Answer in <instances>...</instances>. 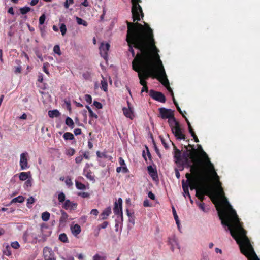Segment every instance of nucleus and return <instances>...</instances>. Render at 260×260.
<instances>
[{
  "mask_svg": "<svg viewBox=\"0 0 260 260\" xmlns=\"http://www.w3.org/2000/svg\"><path fill=\"white\" fill-rule=\"evenodd\" d=\"M109 223L108 221H104L102 224L98 225V229H105L108 225Z\"/></svg>",
  "mask_w": 260,
  "mask_h": 260,
  "instance_id": "52",
  "label": "nucleus"
},
{
  "mask_svg": "<svg viewBox=\"0 0 260 260\" xmlns=\"http://www.w3.org/2000/svg\"><path fill=\"white\" fill-rule=\"evenodd\" d=\"M123 112L124 115L127 118H129L131 119H132L133 118V113L132 110L131 108H123Z\"/></svg>",
  "mask_w": 260,
  "mask_h": 260,
  "instance_id": "25",
  "label": "nucleus"
},
{
  "mask_svg": "<svg viewBox=\"0 0 260 260\" xmlns=\"http://www.w3.org/2000/svg\"><path fill=\"white\" fill-rule=\"evenodd\" d=\"M172 212H173V214L174 219L175 220L176 223L177 224L178 226H179V221L178 217L177 216L176 211L174 207H172Z\"/></svg>",
  "mask_w": 260,
  "mask_h": 260,
  "instance_id": "40",
  "label": "nucleus"
},
{
  "mask_svg": "<svg viewBox=\"0 0 260 260\" xmlns=\"http://www.w3.org/2000/svg\"><path fill=\"white\" fill-rule=\"evenodd\" d=\"M207 182H203L201 183L199 186L194 189L196 190V196L200 200V202H203L205 199V195L210 196L211 193H214L212 189L206 185Z\"/></svg>",
  "mask_w": 260,
  "mask_h": 260,
  "instance_id": "6",
  "label": "nucleus"
},
{
  "mask_svg": "<svg viewBox=\"0 0 260 260\" xmlns=\"http://www.w3.org/2000/svg\"><path fill=\"white\" fill-rule=\"evenodd\" d=\"M85 100L88 104L92 103V97L89 94H86L85 95Z\"/></svg>",
  "mask_w": 260,
  "mask_h": 260,
  "instance_id": "53",
  "label": "nucleus"
},
{
  "mask_svg": "<svg viewBox=\"0 0 260 260\" xmlns=\"http://www.w3.org/2000/svg\"><path fill=\"white\" fill-rule=\"evenodd\" d=\"M111 210L110 207L106 208L101 214V217L102 219H106L108 216L111 214Z\"/></svg>",
  "mask_w": 260,
  "mask_h": 260,
  "instance_id": "26",
  "label": "nucleus"
},
{
  "mask_svg": "<svg viewBox=\"0 0 260 260\" xmlns=\"http://www.w3.org/2000/svg\"><path fill=\"white\" fill-rule=\"evenodd\" d=\"M159 114L158 117L162 119H169L174 115V111L170 109H167L164 107L158 109Z\"/></svg>",
  "mask_w": 260,
  "mask_h": 260,
  "instance_id": "10",
  "label": "nucleus"
},
{
  "mask_svg": "<svg viewBox=\"0 0 260 260\" xmlns=\"http://www.w3.org/2000/svg\"><path fill=\"white\" fill-rule=\"evenodd\" d=\"M122 171L123 173H126L128 172V169L126 167H118L116 168V171L117 173H119Z\"/></svg>",
  "mask_w": 260,
  "mask_h": 260,
  "instance_id": "46",
  "label": "nucleus"
},
{
  "mask_svg": "<svg viewBox=\"0 0 260 260\" xmlns=\"http://www.w3.org/2000/svg\"><path fill=\"white\" fill-rule=\"evenodd\" d=\"M101 88L104 91H107L108 89V84L106 81L103 80L101 82Z\"/></svg>",
  "mask_w": 260,
  "mask_h": 260,
  "instance_id": "39",
  "label": "nucleus"
},
{
  "mask_svg": "<svg viewBox=\"0 0 260 260\" xmlns=\"http://www.w3.org/2000/svg\"><path fill=\"white\" fill-rule=\"evenodd\" d=\"M19 10L22 14L24 15L30 11V8L25 6L21 8Z\"/></svg>",
  "mask_w": 260,
  "mask_h": 260,
  "instance_id": "41",
  "label": "nucleus"
},
{
  "mask_svg": "<svg viewBox=\"0 0 260 260\" xmlns=\"http://www.w3.org/2000/svg\"><path fill=\"white\" fill-rule=\"evenodd\" d=\"M184 148L186 150L185 161H186V158L190 159L191 162H197L198 160H201L199 158L197 150L194 148L193 145L189 144L188 146H184Z\"/></svg>",
  "mask_w": 260,
  "mask_h": 260,
  "instance_id": "9",
  "label": "nucleus"
},
{
  "mask_svg": "<svg viewBox=\"0 0 260 260\" xmlns=\"http://www.w3.org/2000/svg\"><path fill=\"white\" fill-rule=\"evenodd\" d=\"M77 204L67 199L62 205V207L65 210H75L77 208Z\"/></svg>",
  "mask_w": 260,
  "mask_h": 260,
  "instance_id": "15",
  "label": "nucleus"
},
{
  "mask_svg": "<svg viewBox=\"0 0 260 260\" xmlns=\"http://www.w3.org/2000/svg\"><path fill=\"white\" fill-rule=\"evenodd\" d=\"M203 153L205 156L204 160H198V162H192L191 164V162L186 158L184 166L190 168L191 173H187L185 174L187 180L185 182L187 184H190V189L193 190L199 186L201 183L207 182L210 175H212L217 181V186L219 188L217 195L223 196L224 191L221 187V183L219 180V178L215 170L214 165L210 161L207 154L205 152Z\"/></svg>",
  "mask_w": 260,
  "mask_h": 260,
  "instance_id": "3",
  "label": "nucleus"
},
{
  "mask_svg": "<svg viewBox=\"0 0 260 260\" xmlns=\"http://www.w3.org/2000/svg\"><path fill=\"white\" fill-rule=\"evenodd\" d=\"M22 69L21 66H17L15 68L14 72L15 74L20 73L21 72Z\"/></svg>",
  "mask_w": 260,
  "mask_h": 260,
  "instance_id": "58",
  "label": "nucleus"
},
{
  "mask_svg": "<svg viewBox=\"0 0 260 260\" xmlns=\"http://www.w3.org/2000/svg\"><path fill=\"white\" fill-rule=\"evenodd\" d=\"M66 124L69 126L71 128H73L74 127V122L73 120L69 117H68L65 121Z\"/></svg>",
  "mask_w": 260,
  "mask_h": 260,
  "instance_id": "32",
  "label": "nucleus"
},
{
  "mask_svg": "<svg viewBox=\"0 0 260 260\" xmlns=\"http://www.w3.org/2000/svg\"><path fill=\"white\" fill-rule=\"evenodd\" d=\"M76 19L78 24L83 25L84 26H87L88 25L87 22L86 21L82 19V18L78 17H76Z\"/></svg>",
  "mask_w": 260,
  "mask_h": 260,
  "instance_id": "36",
  "label": "nucleus"
},
{
  "mask_svg": "<svg viewBox=\"0 0 260 260\" xmlns=\"http://www.w3.org/2000/svg\"><path fill=\"white\" fill-rule=\"evenodd\" d=\"M96 155L99 158H107V155L106 153H101L99 151L96 152Z\"/></svg>",
  "mask_w": 260,
  "mask_h": 260,
  "instance_id": "54",
  "label": "nucleus"
},
{
  "mask_svg": "<svg viewBox=\"0 0 260 260\" xmlns=\"http://www.w3.org/2000/svg\"><path fill=\"white\" fill-rule=\"evenodd\" d=\"M122 200L119 198L117 202L114 203V207L113 208V211L115 215H120L121 220H123V214L122 211Z\"/></svg>",
  "mask_w": 260,
  "mask_h": 260,
  "instance_id": "11",
  "label": "nucleus"
},
{
  "mask_svg": "<svg viewBox=\"0 0 260 260\" xmlns=\"http://www.w3.org/2000/svg\"><path fill=\"white\" fill-rule=\"evenodd\" d=\"M74 133L75 135H79L81 134L82 131L80 128H76L74 131Z\"/></svg>",
  "mask_w": 260,
  "mask_h": 260,
  "instance_id": "62",
  "label": "nucleus"
},
{
  "mask_svg": "<svg viewBox=\"0 0 260 260\" xmlns=\"http://www.w3.org/2000/svg\"><path fill=\"white\" fill-rule=\"evenodd\" d=\"M158 80L162 83V84H163L164 86H165L167 88L168 91L171 94L172 99L173 100V97H174V93L172 89H171L169 85V82L168 79L167 78V76L166 75V76H164L159 77Z\"/></svg>",
  "mask_w": 260,
  "mask_h": 260,
  "instance_id": "16",
  "label": "nucleus"
},
{
  "mask_svg": "<svg viewBox=\"0 0 260 260\" xmlns=\"http://www.w3.org/2000/svg\"><path fill=\"white\" fill-rule=\"evenodd\" d=\"M61 216L59 218V223L60 224L66 223L69 218L68 214L63 210H60Z\"/></svg>",
  "mask_w": 260,
  "mask_h": 260,
  "instance_id": "21",
  "label": "nucleus"
},
{
  "mask_svg": "<svg viewBox=\"0 0 260 260\" xmlns=\"http://www.w3.org/2000/svg\"><path fill=\"white\" fill-rule=\"evenodd\" d=\"M147 170L148 174L151 176L153 180H156L158 179L157 172L155 168L150 165L148 166Z\"/></svg>",
  "mask_w": 260,
  "mask_h": 260,
  "instance_id": "17",
  "label": "nucleus"
},
{
  "mask_svg": "<svg viewBox=\"0 0 260 260\" xmlns=\"http://www.w3.org/2000/svg\"><path fill=\"white\" fill-rule=\"evenodd\" d=\"M78 195L83 198H88L90 197V194L87 192H79Z\"/></svg>",
  "mask_w": 260,
  "mask_h": 260,
  "instance_id": "49",
  "label": "nucleus"
},
{
  "mask_svg": "<svg viewBox=\"0 0 260 260\" xmlns=\"http://www.w3.org/2000/svg\"><path fill=\"white\" fill-rule=\"evenodd\" d=\"M63 138L65 140H72L74 139L73 134L70 132H66L63 135Z\"/></svg>",
  "mask_w": 260,
  "mask_h": 260,
  "instance_id": "30",
  "label": "nucleus"
},
{
  "mask_svg": "<svg viewBox=\"0 0 260 260\" xmlns=\"http://www.w3.org/2000/svg\"><path fill=\"white\" fill-rule=\"evenodd\" d=\"M186 123L187 124L189 132L191 134V136L193 138L194 141L196 142H199V139L198 138L194 131L193 130V129L191 127V124L189 122L188 119H186Z\"/></svg>",
  "mask_w": 260,
  "mask_h": 260,
  "instance_id": "20",
  "label": "nucleus"
},
{
  "mask_svg": "<svg viewBox=\"0 0 260 260\" xmlns=\"http://www.w3.org/2000/svg\"><path fill=\"white\" fill-rule=\"evenodd\" d=\"M159 138H160L161 143L163 144L164 147L165 148H168V146L167 145V143L165 142V140L164 138L161 136H159Z\"/></svg>",
  "mask_w": 260,
  "mask_h": 260,
  "instance_id": "60",
  "label": "nucleus"
},
{
  "mask_svg": "<svg viewBox=\"0 0 260 260\" xmlns=\"http://www.w3.org/2000/svg\"><path fill=\"white\" fill-rule=\"evenodd\" d=\"M174 149V157L175 159V162L179 169L180 171H182L184 169L185 163V156H186V153H184L183 156V158L181 156V152L180 150L177 148V147L173 144Z\"/></svg>",
  "mask_w": 260,
  "mask_h": 260,
  "instance_id": "8",
  "label": "nucleus"
},
{
  "mask_svg": "<svg viewBox=\"0 0 260 260\" xmlns=\"http://www.w3.org/2000/svg\"><path fill=\"white\" fill-rule=\"evenodd\" d=\"M44 258H50L54 256V253L52 250L48 247H45L43 251Z\"/></svg>",
  "mask_w": 260,
  "mask_h": 260,
  "instance_id": "18",
  "label": "nucleus"
},
{
  "mask_svg": "<svg viewBox=\"0 0 260 260\" xmlns=\"http://www.w3.org/2000/svg\"><path fill=\"white\" fill-rule=\"evenodd\" d=\"M53 51L55 53H56L59 55H60L61 54V52L60 50L59 46L58 45H56L54 46V47L53 48Z\"/></svg>",
  "mask_w": 260,
  "mask_h": 260,
  "instance_id": "47",
  "label": "nucleus"
},
{
  "mask_svg": "<svg viewBox=\"0 0 260 260\" xmlns=\"http://www.w3.org/2000/svg\"><path fill=\"white\" fill-rule=\"evenodd\" d=\"M35 200L32 197H29L27 200V204H32L34 203Z\"/></svg>",
  "mask_w": 260,
  "mask_h": 260,
  "instance_id": "64",
  "label": "nucleus"
},
{
  "mask_svg": "<svg viewBox=\"0 0 260 260\" xmlns=\"http://www.w3.org/2000/svg\"><path fill=\"white\" fill-rule=\"evenodd\" d=\"M150 95L154 100L157 101L161 103H165L166 101V98L164 94L160 92L155 91L153 90L150 91Z\"/></svg>",
  "mask_w": 260,
  "mask_h": 260,
  "instance_id": "14",
  "label": "nucleus"
},
{
  "mask_svg": "<svg viewBox=\"0 0 260 260\" xmlns=\"http://www.w3.org/2000/svg\"><path fill=\"white\" fill-rule=\"evenodd\" d=\"M83 157L82 156V155H80L79 156H77L76 158H75V161L77 164H80L82 162V161L83 160Z\"/></svg>",
  "mask_w": 260,
  "mask_h": 260,
  "instance_id": "57",
  "label": "nucleus"
},
{
  "mask_svg": "<svg viewBox=\"0 0 260 260\" xmlns=\"http://www.w3.org/2000/svg\"><path fill=\"white\" fill-rule=\"evenodd\" d=\"M90 213L93 215L97 216L99 214V211L96 209H93L91 211Z\"/></svg>",
  "mask_w": 260,
  "mask_h": 260,
  "instance_id": "63",
  "label": "nucleus"
},
{
  "mask_svg": "<svg viewBox=\"0 0 260 260\" xmlns=\"http://www.w3.org/2000/svg\"><path fill=\"white\" fill-rule=\"evenodd\" d=\"M59 28H60V30L61 31V35L64 36L66 32H67V27H66V26L65 25L64 23H61L60 25V27H59Z\"/></svg>",
  "mask_w": 260,
  "mask_h": 260,
  "instance_id": "38",
  "label": "nucleus"
},
{
  "mask_svg": "<svg viewBox=\"0 0 260 260\" xmlns=\"http://www.w3.org/2000/svg\"><path fill=\"white\" fill-rule=\"evenodd\" d=\"M148 196L151 200H154L155 199V196L151 191L148 192Z\"/></svg>",
  "mask_w": 260,
  "mask_h": 260,
  "instance_id": "61",
  "label": "nucleus"
},
{
  "mask_svg": "<svg viewBox=\"0 0 260 260\" xmlns=\"http://www.w3.org/2000/svg\"><path fill=\"white\" fill-rule=\"evenodd\" d=\"M89 116L92 118H94L97 119L98 118V116L96 114L93 113L92 110H89Z\"/></svg>",
  "mask_w": 260,
  "mask_h": 260,
  "instance_id": "55",
  "label": "nucleus"
},
{
  "mask_svg": "<svg viewBox=\"0 0 260 260\" xmlns=\"http://www.w3.org/2000/svg\"><path fill=\"white\" fill-rule=\"evenodd\" d=\"M31 172L30 171L25 172H22L19 173V179L21 181H25L30 178Z\"/></svg>",
  "mask_w": 260,
  "mask_h": 260,
  "instance_id": "23",
  "label": "nucleus"
},
{
  "mask_svg": "<svg viewBox=\"0 0 260 260\" xmlns=\"http://www.w3.org/2000/svg\"><path fill=\"white\" fill-rule=\"evenodd\" d=\"M190 184L185 183L184 180L182 181V186L184 191V196L185 198L186 195L188 196V198H190V195L189 192L188 188L190 187Z\"/></svg>",
  "mask_w": 260,
  "mask_h": 260,
  "instance_id": "22",
  "label": "nucleus"
},
{
  "mask_svg": "<svg viewBox=\"0 0 260 260\" xmlns=\"http://www.w3.org/2000/svg\"><path fill=\"white\" fill-rule=\"evenodd\" d=\"M71 230L74 236H77L81 232V226L78 224H75V225L71 226Z\"/></svg>",
  "mask_w": 260,
  "mask_h": 260,
  "instance_id": "19",
  "label": "nucleus"
},
{
  "mask_svg": "<svg viewBox=\"0 0 260 260\" xmlns=\"http://www.w3.org/2000/svg\"><path fill=\"white\" fill-rule=\"evenodd\" d=\"M65 182L66 184L69 186H72L73 185L72 180L70 178H67Z\"/></svg>",
  "mask_w": 260,
  "mask_h": 260,
  "instance_id": "59",
  "label": "nucleus"
},
{
  "mask_svg": "<svg viewBox=\"0 0 260 260\" xmlns=\"http://www.w3.org/2000/svg\"><path fill=\"white\" fill-rule=\"evenodd\" d=\"M46 19V16L44 14H43L39 18V22L40 25H42L44 24L45 20Z\"/></svg>",
  "mask_w": 260,
  "mask_h": 260,
  "instance_id": "51",
  "label": "nucleus"
},
{
  "mask_svg": "<svg viewBox=\"0 0 260 260\" xmlns=\"http://www.w3.org/2000/svg\"><path fill=\"white\" fill-rule=\"evenodd\" d=\"M168 122L171 128L172 133L177 139H185V135L182 133L179 123L176 121V118L174 117V115H173V117L168 119Z\"/></svg>",
  "mask_w": 260,
  "mask_h": 260,
  "instance_id": "5",
  "label": "nucleus"
},
{
  "mask_svg": "<svg viewBox=\"0 0 260 260\" xmlns=\"http://www.w3.org/2000/svg\"><path fill=\"white\" fill-rule=\"evenodd\" d=\"M24 200H25L24 197H23L22 196H19L17 197H16V198L13 199L10 202V204H12L13 203H17V202L22 203L24 201Z\"/></svg>",
  "mask_w": 260,
  "mask_h": 260,
  "instance_id": "28",
  "label": "nucleus"
},
{
  "mask_svg": "<svg viewBox=\"0 0 260 260\" xmlns=\"http://www.w3.org/2000/svg\"><path fill=\"white\" fill-rule=\"evenodd\" d=\"M58 200L59 203H63L65 202L66 200V195L63 192H60L58 195Z\"/></svg>",
  "mask_w": 260,
  "mask_h": 260,
  "instance_id": "35",
  "label": "nucleus"
},
{
  "mask_svg": "<svg viewBox=\"0 0 260 260\" xmlns=\"http://www.w3.org/2000/svg\"><path fill=\"white\" fill-rule=\"evenodd\" d=\"M196 204L199 207V208L204 212L207 213L209 210V208L205 206V203L203 202H200L199 201H196Z\"/></svg>",
  "mask_w": 260,
  "mask_h": 260,
  "instance_id": "24",
  "label": "nucleus"
},
{
  "mask_svg": "<svg viewBox=\"0 0 260 260\" xmlns=\"http://www.w3.org/2000/svg\"><path fill=\"white\" fill-rule=\"evenodd\" d=\"M127 30L126 40L129 47L128 51L134 57L132 66L140 64L157 53L158 50L155 45L152 29L149 25L126 21Z\"/></svg>",
  "mask_w": 260,
  "mask_h": 260,
  "instance_id": "1",
  "label": "nucleus"
},
{
  "mask_svg": "<svg viewBox=\"0 0 260 260\" xmlns=\"http://www.w3.org/2000/svg\"><path fill=\"white\" fill-rule=\"evenodd\" d=\"M11 247L15 249H17L20 247V244L17 241L12 242L11 244Z\"/></svg>",
  "mask_w": 260,
  "mask_h": 260,
  "instance_id": "50",
  "label": "nucleus"
},
{
  "mask_svg": "<svg viewBox=\"0 0 260 260\" xmlns=\"http://www.w3.org/2000/svg\"><path fill=\"white\" fill-rule=\"evenodd\" d=\"M75 185H76V187L78 189L83 190L86 188V186L84 184H83L82 183L79 182L78 181H76Z\"/></svg>",
  "mask_w": 260,
  "mask_h": 260,
  "instance_id": "37",
  "label": "nucleus"
},
{
  "mask_svg": "<svg viewBox=\"0 0 260 260\" xmlns=\"http://www.w3.org/2000/svg\"><path fill=\"white\" fill-rule=\"evenodd\" d=\"M109 48L110 44L108 43H104L102 42L99 46L100 55L105 60L107 59L108 51L109 50Z\"/></svg>",
  "mask_w": 260,
  "mask_h": 260,
  "instance_id": "12",
  "label": "nucleus"
},
{
  "mask_svg": "<svg viewBox=\"0 0 260 260\" xmlns=\"http://www.w3.org/2000/svg\"><path fill=\"white\" fill-rule=\"evenodd\" d=\"M85 176L87 178H88V179H89L91 181L95 180L94 177L93 175H92V172L90 170H89L88 171H87V173L86 174H85Z\"/></svg>",
  "mask_w": 260,
  "mask_h": 260,
  "instance_id": "42",
  "label": "nucleus"
},
{
  "mask_svg": "<svg viewBox=\"0 0 260 260\" xmlns=\"http://www.w3.org/2000/svg\"><path fill=\"white\" fill-rule=\"evenodd\" d=\"M59 240L63 243H68L69 242L68 237L65 233L59 235Z\"/></svg>",
  "mask_w": 260,
  "mask_h": 260,
  "instance_id": "34",
  "label": "nucleus"
},
{
  "mask_svg": "<svg viewBox=\"0 0 260 260\" xmlns=\"http://www.w3.org/2000/svg\"><path fill=\"white\" fill-rule=\"evenodd\" d=\"M158 59V65L156 67L154 60V55L150 58H146L144 61L140 64L133 66V69L139 74L142 75L144 80H147L150 77L153 79L156 78L158 80L159 77L166 76L165 69L162 62L159 59L158 53L155 54Z\"/></svg>",
  "mask_w": 260,
  "mask_h": 260,
  "instance_id": "4",
  "label": "nucleus"
},
{
  "mask_svg": "<svg viewBox=\"0 0 260 260\" xmlns=\"http://www.w3.org/2000/svg\"><path fill=\"white\" fill-rule=\"evenodd\" d=\"M93 105L96 107V108H97L99 109H102L103 107L102 104L98 101H94L93 103Z\"/></svg>",
  "mask_w": 260,
  "mask_h": 260,
  "instance_id": "56",
  "label": "nucleus"
},
{
  "mask_svg": "<svg viewBox=\"0 0 260 260\" xmlns=\"http://www.w3.org/2000/svg\"><path fill=\"white\" fill-rule=\"evenodd\" d=\"M173 103L175 104V105L176 106V108H177L178 111L182 115L183 117L185 119V121H186V119H187V118L183 114V112L182 111V110H181L180 108L179 107L178 103L175 100V99L174 97H173Z\"/></svg>",
  "mask_w": 260,
  "mask_h": 260,
  "instance_id": "31",
  "label": "nucleus"
},
{
  "mask_svg": "<svg viewBox=\"0 0 260 260\" xmlns=\"http://www.w3.org/2000/svg\"><path fill=\"white\" fill-rule=\"evenodd\" d=\"M138 77L140 79V83L141 85L143 86L147 85L146 81L142 78V75L141 74H138Z\"/></svg>",
  "mask_w": 260,
  "mask_h": 260,
  "instance_id": "44",
  "label": "nucleus"
},
{
  "mask_svg": "<svg viewBox=\"0 0 260 260\" xmlns=\"http://www.w3.org/2000/svg\"><path fill=\"white\" fill-rule=\"evenodd\" d=\"M28 153L24 152L21 154L20 166L21 170H25L29 167L28 163Z\"/></svg>",
  "mask_w": 260,
  "mask_h": 260,
  "instance_id": "13",
  "label": "nucleus"
},
{
  "mask_svg": "<svg viewBox=\"0 0 260 260\" xmlns=\"http://www.w3.org/2000/svg\"><path fill=\"white\" fill-rule=\"evenodd\" d=\"M60 112L56 109L53 110H49L48 111V116L50 118L58 117L60 116Z\"/></svg>",
  "mask_w": 260,
  "mask_h": 260,
  "instance_id": "27",
  "label": "nucleus"
},
{
  "mask_svg": "<svg viewBox=\"0 0 260 260\" xmlns=\"http://www.w3.org/2000/svg\"><path fill=\"white\" fill-rule=\"evenodd\" d=\"M106 256H101L99 254H96L93 256V260H106Z\"/></svg>",
  "mask_w": 260,
  "mask_h": 260,
  "instance_id": "43",
  "label": "nucleus"
},
{
  "mask_svg": "<svg viewBox=\"0 0 260 260\" xmlns=\"http://www.w3.org/2000/svg\"><path fill=\"white\" fill-rule=\"evenodd\" d=\"M32 186V178H28L24 183V187H30Z\"/></svg>",
  "mask_w": 260,
  "mask_h": 260,
  "instance_id": "48",
  "label": "nucleus"
},
{
  "mask_svg": "<svg viewBox=\"0 0 260 260\" xmlns=\"http://www.w3.org/2000/svg\"><path fill=\"white\" fill-rule=\"evenodd\" d=\"M75 153V150L72 148H70L67 150L66 154L69 156H73Z\"/></svg>",
  "mask_w": 260,
  "mask_h": 260,
  "instance_id": "45",
  "label": "nucleus"
},
{
  "mask_svg": "<svg viewBox=\"0 0 260 260\" xmlns=\"http://www.w3.org/2000/svg\"><path fill=\"white\" fill-rule=\"evenodd\" d=\"M50 214L48 212H44L42 213L41 218L43 221H47L50 218Z\"/></svg>",
  "mask_w": 260,
  "mask_h": 260,
  "instance_id": "33",
  "label": "nucleus"
},
{
  "mask_svg": "<svg viewBox=\"0 0 260 260\" xmlns=\"http://www.w3.org/2000/svg\"><path fill=\"white\" fill-rule=\"evenodd\" d=\"M3 253L8 256L12 255L11 246L8 244H6L5 249L3 250Z\"/></svg>",
  "mask_w": 260,
  "mask_h": 260,
  "instance_id": "29",
  "label": "nucleus"
},
{
  "mask_svg": "<svg viewBox=\"0 0 260 260\" xmlns=\"http://www.w3.org/2000/svg\"><path fill=\"white\" fill-rule=\"evenodd\" d=\"M141 2V0H132V13L134 22L136 20L140 21V17L143 18L144 16L142 8L139 5Z\"/></svg>",
  "mask_w": 260,
  "mask_h": 260,
  "instance_id": "7",
  "label": "nucleus"
},
{
  "mask_svg": "<svg viewBox=\"0 0 260 260\" xmlns=\"http://www.w3.org/2000/svg\"><path fill=\"white\" fill-rule=\"evenodd\" d=\"M226 207L218 211V216L221 224L227 227L232 237L239 245L241 252L246 256L248 260H260L255 252L250 240L246 236V231L242 226L236 211L232 208L225 199Z\"/></svg>",
  "mask_w": 260,
  "mask_h": 260,
  "instance_id": "2",
  "label": "nucleus"
}]
</instances>
